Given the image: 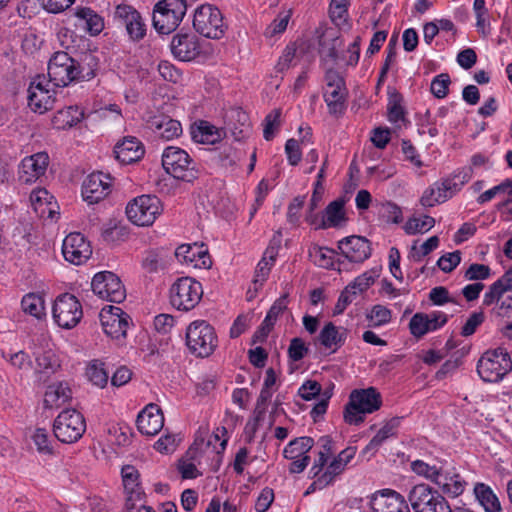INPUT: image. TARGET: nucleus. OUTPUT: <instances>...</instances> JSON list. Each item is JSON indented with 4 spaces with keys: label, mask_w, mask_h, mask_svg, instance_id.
I'll return each mask as SVG.
<instances>
[{
    "label": "nucleus",
    "mask_w": 512,
    "mask_h": 512,
    "mask_svg": "<svg viewBox=\"0 0 512 512\" xmlns=\"http://www.w3.org/2000/svg\"><path fill=\"white\" fill-rule=\"evenodd\" d=\"M381 405L382 397L375 387L355 389L345 405L344 420L350 425H358L364 421L365 414L379 410Z\"/></svg>",
    "instance_id": "obj_1"
},
{
    "label": "nucleus",
    "mask_w": 512,
    "mask_h": 512,
    "mask_svg": "<svg viewBox=\"0 0 512 512\" xmlns=\"http://www.w3.org/2000/svg\"><path fill=\"white\" fill-rule=\"evenodd\" d=\"M162 166L167 174L177 180L192 182L199 177L196 162L179 147L168 146L164 149Z\"/></svg>",
    "instance_id": "obj_2"
},
{
    "label": "nucleus",
    "mask_w": 512,
    "mask_h": 512,
    "mask_svg": "<svg viewBox=\"0 0 512 512\" xmlns=\"http://www.w3.org/2000/svg\"><path fill=\"white\" fill-rule=\"evenodd\" d=\"M218 344L215 329L205 320L190 323L186 330V345L196 357L210 356Z\"/></svg>",
    "instance_id": "obj_3"
},
{
    "label": "nucleus",
    "mask_w": 512,
    "mask_h": 512,
    "mask_svg": "<svg viewBox=\"0 0 512 512\" xmlns=\"http://www.w3.org/2000/svg\"><path fill=\"white\" fill-rule=\"evenodd\" d=\"M511 370V357L509 353L501 347L486 351L477 364V372L480 378L489 383L499 382Z\"/></svg>",
    "instance_id": "obj_4"
},
{
    "label": "nucleus",
    "mask_w": 512,
    "mask_h": 512,
    "mask_svg": "<svg viewBox=\"0 0 512 512\" xmlns=\"http://www.w3.org/2000/svg\"><path fill=\"white\" fill-rule=\"evenodd\" d=\"M187 11L185 0H161L153 10V26L160 34H170L181 23Z\"/></svg>",
    "instance_id": "obj_5"
},
{
    "label": "nucleus",
    "mask_w": 512,
    "mask_h": 512,
    "mask_svg": "<svg viewBox=\"0 0 512 512\" xmlns=\"http://www.w3.org/2000/svg\"><path fill=\"white\" fill-rule=\"evenodd\" d=\"M203 296L200 282L191 277H180L170 287V304L179 311L195 308Z\"/></svg>",
    "instance_id": "obj_6"
},
{
    "label": "nucleus",
    "mask_w": 512,
    "mask_h": 512,
    "mask_svg": "<svg viewBox=\"0 0 512 512\" xmlns=\"http://www.w3.org/2000/svg\"><path fill=\"white\" fill-rule=\"evenodd\" d=\"M85 431V418L75 409L63 410L54 420V436L63 443L77 442Z\"/></svg>",
    "instance_id": "obj_7"
},
{
    "label": "nucleus",
    "mask_w": 512,
    "mask_h": 512,
    "mask_svg": "<svg viewBox=\"0 0 512 512\" xmlns=\"http://www.w3.org/2000/svg\"><path fill=\"white\" fill-rule=\"evenodd\" d=\"M193 27L199 34L211 39H220L226 29L220 10L210 4L200 5L195 10Z\"/></svg>",
    "instance_id": "obj_8"
},
{
    "label": "nucleus",
    "mask_w": 512,
    "mask_h": 512,
    "mask_svg": "<svg viewBox=\"0 0 512 512\" xmlns=\"http://www.w3.org/2000/svg\"><path fill=\"white\" fill-rule=\"evenodd\" d=\"M162 212L160 199L155 195H141L126 207L128 219L138 226H150Z\"/></svg>",
    "instance_id": "obj_9"
},
{
    "label": "nucleus",
    "mask_w": 512,
    "mask_h": 512,
    "mask_svg": "<svg viewBox=\"0 0 512 512\" xmlns=\"http://www.w3.org/2000/svg\"><path fill=\"white\" fill-rule=\"evenodd\" d=\"M75 71L76 60L65 51H57L49 59V82L55 87H66L72 82H77Z\"/></svg>",
    "instance_id": "obj_10"
},
{
    "label": "nucleus",
    "mask_w": 512,
    "mask_h": 512,
    "mask_svg": "<svg viewBox=\"0 0 512 512\" xmlns=\"http://www.w3.org/2000/svg\"><path fill=\"white\" fill-rule=\"evenodd\" d=\"M52 314L59 327L71 329L80 322L83 311L81 303L73 294L63 293L56 298Z\"/></svg>",
    "instance_id": "obj_11"
},
{
    "label": "nucleus",
    "mask_w": 512,
    "mask_h": 512,
    "mask_svg": "<svg viewBox=\"0 0 512 512\" xmlns=\"http://www.w3.org/2000/svg\"><path fill=\"white\" fill-rule=\"evenodd\" d=\"M92 291L108 302L120 303L126 298V290L120 278L111 271H102L94 275Z\"/></svg>",
    "instance_id": "obj_12"
},
{
    "label": "nucleus",
    "mask_w": 512,
    "mask_h": 512,
    "mask_svg": "<svg viewBox=\"0 0 512 512\" xmlns=\"http://www.w3.org/2000/svg\"><path fill=\"white\" fill-rule=\"evenodd\" d=\"M51 82L44 75H37L28 88V105L34 112L44 113L53 108L55 91L49 89Z\"/></svg>",
    "instance_id": "obj_13"
},
{
    "label": "nucleus",
    "mask_w": 512,
    "mask_h": 512,
    "mask_svg": "<svg viewBox=\"0 0 512 512\" xmlns=\"http://www.w3.org/2000/svg\"><path fill=\"white\" fill-rule=\"evenodd\" d=\"M114 18L120 26L125 27L130 40L138 42L145 37L146 24L141 14L134 7L127 4L117 5Z\"/></svg>",
    "instance_id": "obj_14"
},
{
    "label": "nucleus",
    "mask_w": 512,
    "mask_h": 512,
    "mask_svg": "<svg viewBox=\"0 0 512 512\" xmlns=\"http://www.w3.org/2000/svg\"><path fill=\"white\" fill-rule=\"evenodd\" d=\"M369 505L372 512H411L408 498L388 488L374 492Z\"/></svg>",
    "instance_id": "obj_15"
},
{
    "label": "nucleus",
    "mask_w": 512,
    "mask_h": 512,
    "mask_svg": "<svg viewBox=\"0 0 512 512\" xmlns=\"http://www.w3.org/2000/svg\"><path fill=\"white\" fill-rule=\"evenodd\" d=\"M129 315L121 308L108 306L100 312V321L103 331L113 339H120L126 336L129 327Z\"/></svg>",
    "instance_id": "obj_16"
},
{
    "label": "nucleus",
    "mask_w": 512,
    "mask_h": 512,
    "mask_svg": "<svg viewBox=\"0 0 512 512\" xmlns=\"http://www.w3.org/2000/svg\"><path fill=\"white\" fill-rule=\"evenodd\" d=\"M111 192V177L109 174L94 172L86 177L82 184V197L88 204L103 200Z\"/></svg>",
    "instance_id": "obj_17"
},
{
    "label": "nucleus",
    "mask_w": 512,
    "mask_h": 512,
    "mask_svg": "<svg viewBox=\"0 0 512 512\" xmlns=\"http://www.w3.org/2000/svg\"><path fill=\"white\" fill-rule=\"evenodd\" d=\"M444 496L428 484H417L408 493V502L414 512H431Z\"/></svg>",
    "instance_id": "obj_18"
},
{
    "label": "nucleus",
    "mask_w": 512,
    "mask_h": 512,
    "mask_svg": "<svg viewBox=\"0 0 512 512\" xmlns=\"http://www.w3.org/2000/svg\"><path fill=\"white\" fill-rule=\"evenodd\" d=\"M434 484L437 485L440 494L444 497L446 495L449 498H456L463 494L467 482L456 468L446 461Z\"/></svg>",
    "instance_id": "obj_19"
},
{
    "label": "nucleus",
    "mask_w": 512,
    "mask_h": 512,
    "mask_svg": "<svg viewBox=\"0 0 512 512\" xmlns=\"http://www.w3.org/2000/svg\"><path fill=\"white\" fill-rule=\"evenodd\" d=\"M62 253L66 261L80 265L92 254L91 246L85 237L79 233H70L65 237L62 244Z\"/></svg>",
    "instance_id": "obj_20"
},
{
    "label": "nucleus",
    "mask_w": 512,
    "mask_h": 512,
    "mask_svg": "<svg viewBox=\"0 0 512 512\" xmlns=\"http://www.w3.org/2000/svg\"><path fill=\"white\" fill-rule=\"evenodd\" d=\"M223 129L225 135L230 134L236 141L249 137L251 125L248 114L240 107L228 109L224 114Z\"/></svg>",
    "instance_id": "obj_21"
},
{
    "label": "nucleus",
    "mask_w": 512,
    "mask_h": 512,
    "mask_svg": "<svg viewBox=\"0 0 512 512\" xmlns=\"http://www.w3.org/2000/svg\"><path fill=\"white\" fill-rule=\"evenodd\" d=\"M340 253L353 263H362L371 255V247L368 239L362 236H348L338 242Z\"/></svg>",
    "instance_id": "obj_22"
},
{
    "label": "nucleus",
    "mask_w": 512,
    "mask_h": 512,
    "mask_svg": "<svg viewBox=\"0 0 512 512\" xmlns=\"http://www.w3.org/2000/svg\"><path fill=\"white\" fill-rule=\"evenodd\" d=\"M49 163V156L45 152H39L25 157L19 166V180L25 184L35 182L44 175Z\"/></svg>",
    "instance_id": "obj_23"
},
{
    "label": "nucleus",
    "mask_w": 512,
    "mask_h": 512,
    "mask_svg": "<svg viewBox=\"0 0 512 512\" xmlns=\"http://www.w3.org/2000/svg\"><path fill=\"white\" fill-rule=\"evenodd\" d=\"M170 46L174 57L181 61L194 60L200 53L198 37L193 33H177Z\"/></svg>",
    "instance_id": "obj_24"
},
{
    "label": "nucleus",
    "mask_w": 512,
    "mask_h": 512,
    "mask_svg": "<svg viewBox=\"0 0 512 512\" xmlns=\"http://www.w3.org/2000/svg\"><path fill=\"white\" fill-rule=\"evenodd\" d=\"M175 256L179 262L193 264L194 267L209 268L211 266L208 250L203 243L182 244L177 247Z\"/></svg>",
    "instance_id": "obj_25"
},
{
    "label": "nucleus",
    "mask_w": 512,
    "mask_h": 512,
    "mask_svg": "<svg viewBox=\"0 0 512 512\" xmlns=\"http://www.w3.org/2000/svg\"><path fill=\"white\" fill-rule=\"evenodd\" d=\"M136 424L143 435H156L164 425V416L156 404H148L137 416Z\"/></svg>",
    "instance_id": "obj_26"
},
{
    "label": "nucleus",
    "mask_w": 512,
    "mask_h": 512,
    "mask_svg": "<svg viewBox=\"0 0 512 512\" xmlns=\"http://www.w3.org/2000/svg\"><path fill=\"white\" fill-rule=\"evenodd\" d=\"M145 153L143 144L132 136L124 137L114 147L115 158L121 164H131L139 161Z\"/></svg>",
    "instance_id": "obj_27"
},
{
    "label": "nucleus",
    "mask_w": 512,
    "mask_h": 512,
    "mask_svg": "<svg viewBox=\"0 0 512 512\" xmlns=\"http://www.w3.org/2000/svg\"><path fill=\"white\" fill-rule=\"evenodd\" d=\"M148 123L157 136L167 141L177 138L182 133L181 123L166 115L154 116Z\"/></svg>",
    "instance_id": "obj_28"
},
{
    "label": "nucleus",
    "mask_w": 512,
    "mask_h": 512,
    "mask_svg": "<svg viewBox=\"0 0 512 512\" xmlns=\"http://www.w3.org/2000/svg\"><path fill=\"white\" fill-rule=\"evenodd\" d=\"M347 332L345 329H340L334 323L328 322L319 333L318 341L325 349L335 353L342 347L346 341Z\"/></svg>",
    "instance_id": "obj_29"
},
{
    "label": "nucleus",
    "mask_w": 512,
    "mask_h": 512,
    "mask_svg": "<svg viewBox=\"0 0 512 512\" xmlns=\"http://www.w3.org/2000/svg\"><path fill=\"white\" fill-rule=\"evenodd\" d=\"M345 202L342 199H336L330 202L324 210L323 217L316 229H327L330 227H340L346 221L344 211Z\"/></svg>",
    "instance_id": "obj_30"
},
{
    "label": "nucleus",
    "mask_w": 512,
    "mask_h": 512,
    "mask_svg": "<svg viewBox=\"0 0 512 512\" xmlns=\"http://www.w3.org/2000/svg\"><path fill=\"white\" fill-rule=\"evenodd\" d=\"M72 398V391L67 383L59 382L49 385L44 395V406L48 409L59 408Z\"/></svg>",
    "instance_id": "obj_31"
},
{
    "label": "nucleus",
    "mask_w": 512,
    "mask_h": 512,
    "mask_svg": "<svg viewBox=\"0 0 512 512\" xmlns=\"http://www.w3.org/2000/svg\"><path fill=\"white\" fill-rule=\"evenodd\" d=\"M401 419V417H393L387 421L366 445L363 449V453L374 454L388 438L395 436L401 423Z\"/></svg>",
    "instance_id": "obj_32"
},
{
    "label": "nucleus",
    "mask_w": 512,
    "mask_h": 512,
    "mask_svg": "<svg viewBox=\"0 0 512 512\" xmlns=\"http://www.w3.org/2000/svg\"><path fill=\"white\" fill-rule=\"evenodd\" d=\"M52 198L44 188L33 190L30 194V202L34 212L40 217L53 218L55 211L50 201Z\"/></svg>",
    "instance_id": "obj_33"
},
{
    "label": "nucleus",
    "mask_w": 512,
    "mask_h": 512,
    "mask_svg": "<svg viewBox=\"0 0 512 512\" xmlns=\"http://www.w3.org/2000/svg\"><path fill=\"white\" fill-rule=\"evenodd\" d=\"M474 494L479 504L486 512H501L500 501L490 486L484 483H476L474 486Z\"/></svg>",
    "instance_id": "obj_34"
},
{
    "label": "nucleus",
    "mask_w": 512,
    "mask_h": 512,
    "mask_svg": "<svg viewBox=\"0 0 512 512\" xmlns=\"http://www.w3.org/2000/svg\"><path fill=\"white\" fill-rule=\"evenodd\" d=\"M323 96L330 114L340 116L344 113L347 97L346 85L344 89L327 88Z\"/></svg>",
    "instance_id": "obj_35"
},
{
    "label": "nucleus",
    "mask_w": 512,
    "mask_h": 512,
    "mask_svg": "<svg viewBox=\"0 0 512 512\" xmlns=\"http://www.w3.org/2000/svg\"><path fill=\"white\" fill-rule=\"evenodd\" d=\"M278 254V248L270 245L264 252L262 259L259 261L254 277V284L262 286L266 281L271 267L273 266L276 256Z\"/></svg>",
    "instance_id": "obj_36"
},
{
    "label": "nucleus",
    "mask_w": 512,
    "mask_h": 512,
    "mask_svg": "<svg viewBox=\"0 0 512 512\" xmlns=\"http://www.w3.org/2000/svg\"><path fill=\"white\" fill-rule=\"evenodd\" d=\"M314 440L311 437L303 436L290 441L283 450V455L287 459H296L303 456H309L308 452L312 449Z\"/></svg>",
    "instance_id": "obj_37"
},
{
    "label": "nucleus",
    "mask_w": 512,
    "mask_h": 512,
    "mask_svg": "<svg viewBox=\"0 0 512 512\" xmlns=\"http://www.w3.org/2000/svg\"><path fill=\"white\" fill-rule=\"evenodd\" d=\"M59 364L51 351H44L35 357L34 371L39 375V380H45L53 374Z\"/></svg>",
    "instance_id": "obj_38"
},
{
    "label": "nucleus",
    "mask_w": 512,
    "mask_h": 512,
    "mask_svg": "<svg viewBox=\"0 0 512 512\" xmlns=\"http://www.w3.org/2000/svg\"><path fill=\"white\" fill-rule=\"evenodd\" d=\"M447 460H437L434 464H429L423 460H415L411 462V470L419 475L435 483L438 475H440L442 468Z\"/></svg>",
    "instance_id": "obj_39"
},
{
    "label": "nucleus",
    "mask_w": 512,
    "mask_h": 512,
    "mask_svg": "<svg viewBox=\"0 0 512 512\" xmlns=\"http://www.w3.org/2000/svg\"><path fill=\"white\" fill-rule=\"evenodd\" d=\"M503 193H508L509 197L498 205L499 208L508 207L512 203V179H506L499 185L486 190L477 198V202L484 204L492 200L496 195Z\"/></svg>",
    "instance_id": "obj_40"
},
{
    "label": "nucleus",
    "mask_w": 512,
    "mask_h": 512,
    "mask_svg": "<svg viewBox=\"0 0 512 512\" xmlns=\"http://www.w3.org/2000/svg\"><path fill=\"white\" fill-rule=\"evenodd\" d=\"M98 70L97 58L88 53L85 54L82 60L79 62L76 60V77L78 81H90L96 76Z\"/></svg>",
    "instance_id": "obj_41"
},
{
    "label": "nucleus",
    "mask_w": 512,
    "mask_h": 512,
    "mask_svg": "<svg viewBox=\"0 0 512 512\" xmlns=\"http://www.w3.org/2000/svg\"><path fill=\"white\" fill-rule=\"evenodd\" d=\"M402 95L393 90L388 93L387 116L391 123H398L405 121V109L402 106Z\"/></svg>",
    "instance_id": "obj_42"
},
{
    "label": "nucleus",
    "mask_w": 512,
    "mask_h": 512,
    "mask_svg": "<svg viewBox=\"0 0 512 512\" xmlns=\"http://www.w3.org/2000/svg\"><path fill=\"white\" fill-rule=\"evenodd\" d=\"M471 178V169H463L455 173L452 177L440 182L441 189L451 198L456 192L460 191L465 183Z\"/></svg>",
    "instance_id": "obj_43"
},
{
    "label": "nucleus",
    "mask_w": 512,
    "mask_h": 512,
    "mask_svg": "<svg viewBox=\"0 0 512 512\" xmlns=\"http://www.w3.org/2000/svg\"><path fill=\"white\" fill-rule=\"evenodd\" d=\"M123 485L125 490L130 494L129 498L127 499V505L129 504V501L132 500L133 496L136 497L140 496V488H139V472L138 470L132 466V465H126L121 470Z\"/></svg>",
    "instance_id": "obj_44"
},
{
    "label": "nucleus",
    "mask_w": 512,
    "mask_h": 512,
    "mask_svg": "<svg viewBox=\"0 0 512 512\" xmlns=\"http://www.w3.org/2000/svg\"><path fill=\"white\" fill-rule=\"evenodd\" d=\"M75 15L85 21L86 29L91 35H98L104 28L102 17L96 14L91 8H79Z\"/></svg>",
    "instance_id": "obj_45"
},
{
    "label": "nucleus",
    "mask_w": 512,
    "mask_h": 512,
    "mask_svg": "<svg viewBox=\"0 0 512 512\" xmlns=\"http://www.w3.org/2000/svg\"><path fill=\"white\" fill-rule=\"evenodd\" d=\"M22 310L37 319L45 314V304L42 296L36 293L26 294L21 301Z\"/></svg>",
    "instance_id": "obj_46"
},
{
    "label": "nucleus",
    "mask_w": 512,
    "mask_h": 512,
    "mask_svg": "<svg viewBox=\"0 0 512 512\" xmlns=\"http://www.w3.org/2000/svg\"><path fill=\"white\" fill-rule=\"evenodd\" d=\"M335 253L334 249L318 245H314L309 249V255L313 258L314 263L326 269L334 268L333 255Z\"/></svg>",
    "instance_id": "obj_47"
},
{
    "label": "nucleus",
    "mask_w": 512,
    "mask_h": 512,
    "mask_svg": "<svg viewBox=\"0 0 512 512\" xmlns=\"http://www.w3.org/2000/svg\"><path fill=\"white\" fill-rule=\"evenodd\" d=\"M345 467L336 457L327 466L326 470L315 479V484L318 485V489L325 488L329 484L333 483L335 478L340 475Z\"/></svg>",
    "instance_id": "obj_48"
},
{
    "label": "nucleus",
    "mask_w": 512,
    "mask_h": 512,
    "mask_svg": "<svg viewBox=\"0 0 512 512\" xmlns=\"http://www.w3.org/2000/svg\"><path fill=\"white\" fill-rule=\"evenodd\" d=\"M32 441L36 446L37 451L43 455H53L54 447H53V439L50 437L48 431L44 428H37L33 432Z\"/></svg>",
    "instance_id": "obj_49"
},
{
    "label": "nucleus",
    "mask_w": 512,
    "mask_h": 512,
    "mask_svg": "<svg viewBox=\"0 0 512 512\" xmlns=\"http://www.w3.org/2000/svg\"><path fill=\"white\" fill-rule=\"evenodd\" d=\"M449 199V195L444 193L441 189L439 182L434 183L433 186L427 188L421 199L420 203L424 207H433L436 204L443 203Z\"/></svg>",
    "instance_id": "obj_50"
},
{
    "label": "nucleus",
    "mask_w": 512,
    "mask_h": 512,
    "mask_svg": "<svg viewBox=\"0 0 512 512\" xmlns=\"http://www.w3.org/2000/svg\"><path fill=\"white\" fill-rule=\"evenodd\" d=\"M435 225V219L429 215H424L422 218L413 217L410 218L405 226L404 230L409 235L417 233H424L429 231Z\"/></svg>",
    "instance_id": "obj_51"
},
{
    "label": "nucleus",
    "mask_w": 512,
    "mask_h": 512,
    "mask_svg": "<svg viewBox=\"0 0 512 512\" xmlns=\"http://www.w3.org/2000/svg\"><path fill=\"white\" fill-rule=\"evenodd\" d=\"M87 376L94 385L103 388L108 382L109 372L105 369L103 362L94 360L87 369Z\"/></svg>",
    "instance_id": "obj_52"
},
{
    "label": "nucleus",
    "mask_w": 512,
    "mask_h": 512,
    "mask_svg": "<svg viewBox=\"0 0 512 512\" xmlns=\"http://www.w3.org/2000/svg\"><path fill=\"white\" fill-rule=\"evenodd\" d=\"M192 137L195 142L213 144L219 139L220 135L214 126L207 122H202L197 130L192 132Z\"/></svg>",
    "instance_id": "obj_53"
},
{
    "label": "nucleus",
    "mask_w": 512,
    "mask_h": 512,
    "mask_svg": "<svg viewBox=\"0 0 512 512\" xmlns=\"http://www.w3.org/2000/svg\"><path fill=\"white\" fill-rule=\"evenodd\" d=\"M439 246L438 236L428 238L423 244L417 246L416 242L412 245L410 251V258L415 262H420L423 257L430 254Z\"/></svg>",
    "instance_id": "obj_54"
},
{
    "label": "nucleus",
    "mask_w": 512,
    "mask_h": 512,
    "mask_svg": "<svg viewBox=\"0 0 512 512\" xmlns=\"http://www.w3.org/2000/svg\"><path fill=\"white\" fill-rule=\"evenodd\" d=\"M367 319L371 322V326L380 327L388 324L392 319V312L384 305H374L367 314Z\"/></svg>",
    "instance_id": "obj_55"
},
{
    "label": "nucleus",
    "mask_w": 512,
    "mask_h": 512,
    "mask_svg": "<svg viewBox=\"0 0 512 512\" xmlns=\"http://www.w3.org/2000/svg\"><path fill=\"white\" fill-rule=\"evenodd\" d=\"M450 83L449 74L441 73L432 79L430 91L438 99L445 98L448 94Z\"/></svg>",
    "instance_id": "obj_56"
},
{
    "label": "nucleus",
    "mask_w": 512,
    "mask_h": 512,
    "mask_svg": "<svg viewBox=\"0 0 512 512\" xmlns=\"http://www.w3.org/2000/svg\"><path fill=\"white\" fill-rule=\"evenodd\" d=\"M491 276V269L488 265L480 263H472L464 272L466 281H482Z\"/></svg>",
    "instance_id": "obj_57"
},
{
    "label": "nucleus",
    "mask_w": 512,
    "mask_h": 512,
    "mask_svg": "<svg viewBox=\"0 0 512 512\" xmlns=\"http://www.w3.org/2000/svg\"><path fill=\"white\" fill-rule=\"evenodd\" d=\"M427 322V316L425 313L414 314L409 322L410 333L417 338L423 337L425 334L430 332Z\"/></svg>",
    "instance_id": "obj_58"
},
{
    "label": "nucleus",
    "mask_w": 512,
    "mask_h": 512,
    "mask_svg": "<svg viewBox=\"0 0 512 512\" xmlns=\"http://www.w3.org/2000/svg\"><path fill=\"white\" fill-rule=\"evenodd\" d=\"M3 357L16 369L29 370L32 367L29 355L22 350L14 353L3 352Z\"/></svg>",
    "instance_id": "obj_59"
},
{
    "label": "nucleus",
    "mask_w": 512,
    "mask_h": 512,
    "mask_svg": "<svg viewBox=\"0 0 512 512\" xmlns=\"http://www.w3.org/2000/svg\"><path fill=\"white\" fill-rule=\"evenodd\" d=\"M379 276V272L376 269H372L370 271L364 272L355 280L349 284V286H353V290H356L357 293H362L366 291L374 282L375 279Z\"/></svg>",
    "instance_id": "obj_60"
},
{
    "label": "nucleus",
    "mask_w": 512,
    "mask_h": 512,
    "mask_svg": "<svg viewBox=\"0 0 512 512\" xmlns=\"http://www.w3.org/2000/svg\"><path fill=\"white\" fill-rule=\"evenodd\" d=\"M484 320L485 315L483 311L473 312L462 326L460 334L463 337H469L473 335L477 328L484 322Z\"/></svg>",
    "instance_id": "obj_61"
},
{
    "label": "nucleus",
    "mask_w": 512,
    "mask_h": 512,
    "mask_svg": "<svg viewBox=\"0 0 512 512\" xmlns=\"http://www.w3.org/2000/svg\"><path fill=\"white\" fill-rule=\"evenodd\" d=\"M281 112L273 110L264 119L263 137L265 140L270 141L274 138L275 130L279 127V119Z\"/></svg>",
    "instance_id": "obj_62"
},
{
    "label": "nucleus",
    "mask_w": 512,
    "mask_h": 512,
    "mask_svg": "<svg viewBox=\"0 0 512 512\" xmlns=\"http://www.w3.org/2000/svg\"><path fill=\"white\" fill-rule=\"evenodd\" d=\"M461 262L460 251H454L441 256L437 261V266L445 273L452 272Z\"/></svg>",
    "instance_id": "obj_63"
},
{
    "label": "nucleus",
    "mask_w": 512,
    "mask_h": 512,
    "mask_svg": "<svg viewBox=\"0 0 512 512\" xmlns=\"http://www.w3.org/2000/svg\"><path fill=\"white\" fill-rule=\"evenodd\" d=\"M158 71L164 80L172 83L179 82L182 77L181 71L168 61H161L158 64Z\"/></svg>",
    "instance_id": "obj_64"
}]
</instances>
